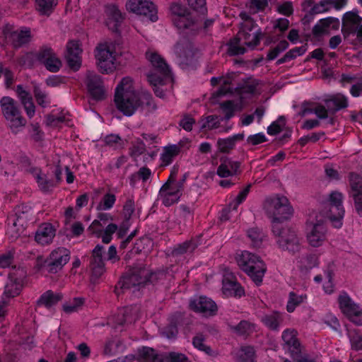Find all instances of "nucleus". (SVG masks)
<instances>
[{"instance_id": "obj_34", "label": "nucleus", "mask_w": 362, "mask_h": 362, "mask_svg": "<svg viewBox=\"0 0 362 362\" xmlns=\"http://www.w3.org/2000/svg\"><path fill=\"white\" fill-rule=\"evenodd\" d=\"M62 295L59 293H54L49 290L41 295L37 301V305H43L47 308H49L55 305L58 302L62 300Z\"/></svg>"}, {"instance_id": "obj_6", "label": "nucleus", "mask_w": 362, "mask_h": 362, "mask_svg": "<svg viewBox=\"0 0 362 362\" xmlns=\"http://www.w3.org/2000/svg\"><path fill=\"white\" fill-rule=\"evenodd\" d=\"M13 212L7 219V234L11 241L20 236L32 218L31 208L24 204L15 207Z\"/></svg>"}, {"instance_id": "obj_20", "label": "nucleus", "mask_w": 362, "mask_h": 362, "mask_svg": "<svg viewBox=\"0 0 362 362\" xmlns=\"http://www.w3.org/2000/svg\"><path fill=\"white\" fill-rule=\"evenodd\" d=\"M297 335V331L293 329H285L281 335L284 349L288 351L294 360L300 356L302 351V346Z\"/></svg>"}, {"instance_id": "obj_57", "label": "nucleus", "mask_w": 362, "mask_h": 362, "mask_svg": "<svg viewBox=\"0 0 362 362\" xmlns=\"http://www.w3.org/2000/svg\"><path fill=\"white\" fill-rule=\"evenodd\" d=\"M252 185L249 184L245 189L240 192L236 198L229 204L230 207H233V210H236L239 204H240L247 197Z\"/></svg>"}, {"instance_id": "obj_5", "label": "nucleus", "mask_w": 362, "mask_h": 362, "mask_svg": "<svg viewBox=\"0 0 362 362\" xmlns=\"http://www.w3.org/2000/svg\"><path fill=\"white\" fill-rule=\"evenodd\" d=\"M272 230L280 249L291 254H296L300 250V239L294 229L284 228L281 224L274 223L272 226Z\"/></svg>"}, {"instance_id": "obj_4", "label": "nucleus", "mask_w": 362, "mask_h": 362, "mask_svg": "<svg viewBox=\"0 0 362 362\" xmlns=\"http://www.w3.org/2000/svg\"><path fill=\"white\" fill-rule=\"evenodd\" d=\"M264 209L272 218V226L274 223L281 224V222L288 219L293 213L288 199L284 196L267 198L264 203Z\"/></svg>"}, {"instance_id": "obj_10", "label": "nucleus", "mask_w": 362, "mask_h": 362, "mask_svg": "<svg viewBox=\"0 0 362 362\" xmlns=\"http://www.w3.org/2000/svg\"><path fill=\"white\" fill-rule=\"evenodd\" d=\"M70 257L71 252L68 249L64 247H57L50 252L41 267L49 274H57L67 264Z\"/></svg>"}, {"instance_id": "obj_12", "label": "nucleus", "mask_w": 362, "mask_h": 362, "mask_svg": "<svg viewBox=\"0 0 362 362\" xmlns=\"http://www.w3.org/2000/svg\"><path fill=\"white\" fill-rule=\"evenodd\" d=\"M184 189L177 182L166 181L160 187L158 192V199L165 206H170L177 203Z\"/></svg>"}, {"instance_id": "obj_29", "label": "nucleus", "mask_w": 362, "mask_h": 362, "mask_svg": "<svg viewBox=\"0 0 362 362\" xmlns=\"http://www.w3.org/2000/svg\"><path fill=\"white\" fill-rule=\"evenodd\" d=\"M4 34L14 47H21L28 43L31 38L30 30L27 28L21 30L5 32Z\"/></svg>"}, {"instance_id": "obj_48", "label": "nucleus", "mask_w": 362, "mask_h": 362, "mask_svg": "<svg viewBox=\"0 0 362 362\" xmlns=\"http://www.w3.org/2000/svg\"><path fill=\"white\" fill-rule=\"evenodd\" d=\"M122 345L120 340H109L104 346L103 354L105 356H112L119 353V349Z\"/></svg>"}, {"instance_id": "obj_23", "label": "nucleus", "mask_w": 362, "mask_h": 362, "mask_svg": "<svg viewBox=\"0 0 362 362\" xmlns=\"http://www.w3.org/2000/svg\"><path fill=\"white\" fill-rule=\"evenodd\" d=\"M82 49L78 40H71L66 45L65 58L69 66L74 70H78L81 64V54Z\"/></svg>"}, {"instance_id": "obj_50", "label": "nucleus", "mask_w": 362, "mask_h": 362, "mask_svg": "<svg viewBox=\"0 0 362 362\" xmlns=\"http://www.w3.org/2000/svg\"><path fill=\"white\" fill-rule=\"evenodd\" d=\"M33 93L37 104L41 107H45L49 103L47 94L40 86H34Z\"/></svg>"}, {"instance_id": "obj_64", "label": "nucleus", "mask_w": 362, "mask_h": 362, "mask_svg": "<svg viewBox=\"0 0 362 362\" xmlns=\"http://www.w3.org/2000/svg\"><path fill=\"white\" fill-rule=\"evenodd\" d=\"M333 0H320L315 4L311 11L313 13H321L329 10V5H332Z\"/></svg>"}, {"instance_id": "obj_28", "label": "nucleus", "mask_w": 362, "mask_h": 362, "mask_svg": "<svg viewBox=\"0 0 362 362\" xmlns=\"http://www.w3.org/2000/svg\"><path fill=\"white\" fill-rule=\"evenodd\" d=\"M324 103L332 115L335 114L340 110L346 108L349 105L348 98L341 93L329 95L324 100Z\"/></svg>"}, {"instance_id": "obj_16", "label": "nucleus", "mask_w": 362, "mask_h": 362, "mask_svg": "<svg viewBox=\"0 0 362 362\" xmlns=\"http://www.w3.org/2000/svg\"><path fill=\"white\" fill-rule=\"evenodd\" d=\"M103 253L104 247L100 245H97L91 252L89 269L91 273L90 281L93 284H95L105 272Z\"/></svg>"}, {"instance_id": "obj_7", "label": "nucleus", "mask_w": 362, "mask_h": 362, "mask_svg": "<svg viewBox=\"0 0 362 362\" xmlns=\"http://www.w3.org/2000/svg\"><path fill=\"white\" fill-rule=\"evenodd\" d=\"M148 269L145 267H135L129 269L120 279L115 288V293L119 296L124 291L139 290L140 286L146 284Z\"/></svg>"}, {"instance_id": "obj_24", "label": "nucleus", "mask_w": 362, "mask_h": 362, "mask_svg": "<svg viewBox=\"0 0 362 362\" xmlns=\"http://www.w3.org/2000/svg\"><path fill=\"white\" fill-rule=\"evenodd\" d=\"M175 52L180 64L188 65L192 62L194 53L192 43L187 39L183 38L176 43Z\"/></svg>"}, {"instance_id": "obj_14", "label": "nucleus", "mask_w": 362, "mask_h": 362, "mask_svg": "<svg viewBox=\"0 0 362 362\" xmlns=\"http://www.w3.org/2000/svg\"><path fill=\"white\" fill-rule=\"evenodd\" d=\"M343 194L337 191L332 192L329 196V210L327 217L332 222L335 228H340L341 219L344 215L342 206Z\"/></svg>"}, {"instance_id": "obj_15", "label": "nucleus", "mask_w": 362, "mask_h": 362, "mask_svg": "<svg viewBox=\"0 0 362 362\" xmlns=\"http://www.w3.org/2000/svg\"><path fill=\"white\" fill-rule=\"evenodd\" d=\"M95 57L101 73L108 74L116 69L115 57L107 45L101 44L97 47Z\"/></svg>"}, {"instance_id": "obj_58", "label": "nucleus", "mask_w": 362, "mask_h": 362, "mask_svg": "<svg viewBox=\"0 0 362 362\" xmlns=\"http://www.w3.org/2000/svg\"><path fill=\"white\" fill-rule=\"evenodd\" d=\"M146 276V284L150 283V284H155L165 279L166 278V273L161 270H158V271L154 272H151L148 269V273Z\"/></svg>"}, {"instance_id": "obj_8", "label": "nucleus", "mask_w": 362, "mask_h": 362, "mask_svg": "<svg viewBox=\"0 0 362 362\" xmlns=\"http://www.w3.org/2000/svg\"><path fill=\"white\" fill-rule=\"evenodd\" d=\"M146 58L151 62L153 69L147 74V78L153 86L163 85L166 80L171 78V71L165 59L155 52H146Z\"/></svg>"}, {"instance_id": "obj_13", "label": "nucleus", "mask_w": 362, "mask_h": 362, "mask_svg": "<svg viewBox=\"0 0 362 362\" xmlns=\"http://www.w3.org/2000/svg\"><path fill=\"white\" fill-rule=\"evenodd\" d=\"M170 11L175 16L173 23L178 29L194 30L197 28L194 17L182 4H172Z\"/></svg>"}, {"instance_id": "obj_27", "label": "nucleus", "mask_w": 362, "mask_h": 362, "mask_svg": "<svg viewBox=\"0 0 362 362\" xmlns=\"http://www.w3.org/2000/svg\"><path fill=\"white\" fill-rule=\"evenodd\" d=\"M140 109L146 114L152 113L157 109L151 94L146 91L136 93V110Z\"/></svg>"}, {"instance_id": "obj_55", "label": "nucleus", "mask_w": 362, "mask_h": 362, "mask_svg": "<svg viewBox=\"0 0 362 362\" xmlns=\"http://www.w3.org/2000/svg\"><path fill=\"white\" fill-rule=\"evenodd\" d=\"M255 350L253 347L247 346L240 349L239 358L241 362H253Z\"/></svg>"}, {"instance_id": "obj_53", "label": "nucleus", "mask_w": 362, "mask_h": 362, "mask_svg": "<svg viewBox=\"0 0 362 362\" xmlns=\"http://www.w3.org/2000/svg\"><path fill=\"white\" fill-rule=\"evenodd\" d=\"M116 201V197L113 194L107 193L104 195L101 202L98 205V210H108L111 209Z\"/></svg>"}, {"instance_id": "obj_9", "label": "nucleus", "mask_w": 362, "mask_h": 362, "mask_svg": "<svg viewBox=\"0 0 362 362\" xmlns=\"http://www.w3.org/2000/svg\"><path fill=\"white\" fill-rule=\"evenodd\" d=\"M262 35L260 29L252 33L239 31L237 35L231 39L228 45L229 54L232 56L243 54L246 52V49L243 45H246L252 49L255 48L259 45Z\"/></svg>"}, {"instance_id": "obj_42", "label": "nucleus", "mask_w": 362, "mask_h": 362, "mask_svg": "<svg viewBox=\"0 0 362 362\" xmlns=\"http://www.w3.org/2000/svg\"><path fill=\"white\" fill-rule=\"evenodd\" d=\"M233 330L239 335L247 336L255 330V325L247 320L240 321L232 327Z\"/></svg>"}, {"instance_id": "obj_33", "label": "nucleus", "mask_w": 362, "mask_h": 362, "mask_svg": "<svg viewBox=\"0 0 362 362\" xmlns=\"http://www.w3.org/2000/svg\"><path fill=\"white\" fill-rule=\"evenodd\" d=\"M262 321L271 330L278 331L284 321V315L278 311H273L269 314L264 315Z\"/></svg>"}, {"instance_id": "obj_56", "label": "nucleus", "mask_w": 362, "mask_h": 362, "mask_svg": "<svg viewBox=\"0 0 362 362\" xmlns=\"http://www.w3.org/2000/svg\"><path fill=\"white\" fill-rule=\"evenodd\" d=\"M285 125V118L284 116H281L276 121L272 122V124L267 127V133L269 135H276L281 131Z\"/></svg>"}, {"instance_id": "obj_54", "label": "nucleus", "mask_w": 362, "mask_h": 362, "mask_svg": "<svg viewBox=\"0 0 362 362\" xmlns=\"http://www.w3.org/2000/svg\"><path fill=\"white\" fill-rule=\"evenodd\" d=\"M36 180L39 187L43 192H48L54 186L53 182L49 180L45 174H37Z\"/></svg>"}, {"instance_id": "obj_31", "label": "nucleus", "mask_w": 362, "mask_h": 362, "mask_svg": "<svg viewBox=\"0 0 362 362\" xmlns=\"http://www.w3.org/2000/svg\"><path fill=\"white\" fill-rule=\"evenodd\" d=\"M137 362H163V354H158L153 348L143 346L135 355Z\"/></svg>"}, {"instance_id": "obj_40", "label": "nucleus", "mask_w": 362, "mask_h": 362, "mask_svg": "<svg viewBox=\"0 0 362 362\" xmlns=\"http://www.w3.org/2000/svg\"><path fill=\"white\" fill-rule=\"evenodd\" d=\"M198 124L201 129H217L220 126V121L216 115H209L206 117L201 118Z\"/></svg>"}, {"instance_id": "obj_1", "label": "nucleus", "mask_w": 362, "mask_h": 362, "mask_svg": "<svg viewBox=\"0 0 362 362\" xmlns=\"http://www.w3.org/2000/svg\"><path fill=\"white\" fill-rule=\"evenodd\" d=\"M115 103L118 110L125 116H131L136 111V93L130 77L123 78L115 89Z\"/></svg>"}, {"instance_id": "obj_51", "label": "nucleus", "mask_w": 362, "mask_h": 362, "mask_svg": "<svg viewBox=\"0 0 362 362\" xmlns=\"http://www.w3.org/2000/svg\"><path fill=\"white\" fill-rule=\"evenodd\" d=\"M321 24L326 30L327 34H329L330 30H337L339 28L340 22L339 20L334 17H328L320 20Z\"/></svg>"}, {"instance_id": "obj_36", "label": "nucleus", "mask_w": 362, "mask_h": 362, "mask_svg": "<svg viewBox=\"0 0 362 362\" xmlns=\"http://www.w3.org/2000/svg\"><path fill=\"white\" fill-rule=\"evenodd\" d=\"M197 247V243L193 240H187L177 245L172 251V256L179 257L184 254L192 253Z\"/></svg>"}, {"instance_id": "obj_63", "label": "nucleus", "mask_w": 362, "mask_h": 362, "mask_svg": "<svg viewBox=\"0 0 362 362\" xmlns=\"http://www.w3.org/2000/svg\"><path fill=\"white\" fill-rule=\"evenodd\" d=\"M54 54L55 53L53 52L51 47L44 46L37 52V59L40 63L43 64Z\"/></svg>"}, {"instance_id": "obj_2", "label": "nucleus", "mask_w": 362, "mask_h": 362, "mask_svg": "<svg viewBox=\"0 0 362 362\" xmlns=\"http://www.w3.org/2000/svg\"><path fill=\"white\" fill-rule=\"evenodd\" d=\"M239 267L257 284L262 283L267 267L261 258L248 251H243L236 257Z\"/></svg>"}, {"instance_id": "obj_37", "label": "nucleus", "mask_w": 362, "mask_h": 362, "mask_svg": "<svg viewBox=\"0 0 362 362\" xmlns=\"http://www.w3.org/2000/svg\"><path fill=\"white\" fill-rule=\"evenodd\" d=\"M247 235L254 247H259L266 237L262 230L257 227L247 230Z\"/></svg>"}, {"instance_id": "obj_52", "label": "nucleus", "mask_w": 362, "mask_h": 362, "mask_svg": "<svg viewBox=\"0 0 362 362\" xmlns=\"http://www.w3.org/2000/svg\"><path fill=\"white\" fill-rule=\"evenodd\" d=\"M84 303L83 298H74L71 301L63 305V310L66 313L76 312Z\"/></svg>"}, {"instance_id": "obj_30", "label": "nucleus", "mask_w": 362, "mask_h": 362, "mask_svg": "<svg viewBox=\"0 0 362 362\" xmlns=\"http://www.w3.org/2000/svg\"><path fill=\"white\" fill-rule=\"evenodd\" d=\"M55 236V229L51 223H42L35 233V240L41 245H47L52 242Z\"/></svg>"}, {"instance_id": "obj_19", "label": "nucleus", "mask_w": 362, "mask_h": 362, "mask_svg": "<svg viewBox=\"0 0 362 362\" xmlns=\"http://www.w3.org/2000/svg\"><path fill=\"white\" fill-rule=\"evenodd\" d=\"M327 229L324 222L317 221L310 223L307 228V240L308 244L314 247H320L327 240Z\"/></svg>"}, {"instance_id": "obj_45", "label": "nucleus", "mask_w": 362, "mask_h": 362, "mask_svg": "<svg viewBox=\"0 0 362 362\" xmlns=\"http://www.w3.org/2000/svg\"><path fill=\"white\" fill-rule=\"evenodd\" d=\"M20 291L21 286L16 281H11L6 285L2 299L4 298L7 300V299L19 295Z\"/></svg>"}, {"instance_id": "obj_22", "label": "nucleus", "mask_w": 362, "mask_h": 362, "mask_svg": "<svg viewBox=\"0 0 362 362\" xmlns=\"http://www.w3.org/2000/svg\"><path fill=\"white\" fill-rule=\"evenodd\" d=\"M350 194L354 200L358 214L362 217V177L355 173L349 174Z\"/></svg>"}, {"instance_id": "obj_18", "label": "nucleus", "mask_w": 362, "mask_h": 362, "mask_svg": "<svg viewBox=\"0 0 362 362\" xmlns=\"http://www.w3.org/2000/svg\"><path fill=\"white\" fill-rule=\"evenodd\" d=\"M338 301L341 312L355 324L362 325V310L359 306L345 293L339 296Z\"/></svg>"}, {"instance_id": "obj_47", "label": "nucleus", "mask_w": 362, "mask_h": 362, "mask_svg": "<svg viewBox=\"0 0 362 362\" xmlns=\"http://www.w3.org/2000/svg\"><path fill=\"white\" fill-rule=\"evenodd\" d=\"M237 104L232 100H226L220 103V107L223 112L225 114L224 119L229 120L235 115V112L237 110Z\"/></svg>"}, {"instance_id": "obj_38", "label": "nucleus", "mask_w": 362, "mask_h": 362, "mask_svg": "<svg viewBox=\"0 0 362 362\" xmlns=\"http://www.w3.org/2000/svg\"><path fill=\"white\" fill-rule=\"evenodd\" d=\"M180 148L177 145H170L164 148L163 153L161 155V160L163 164L168 165L170 164L173 158L179 154Z\"/></svg>"}, {"instance_id": "obj_32", "label": "nucleus", "mask_w": 362, "mask_h": 362, "mask_svg": "<svg viewBox=\"0 0 362 362\" xmlns=\"http://www.w3.org/2000/svg\"><path fill=\"white\" fill-rule=\"evenodd\" d=\"M240 165V162L226 158L222 160L221 165L218 167L217 175L221 177H227L237 175Z\"/></svg>"}, {"instance_id": "obj_61", "label": "nucleus", "mask_w": 362, "mask_h": 362, "mask_svg": "<svg viewBox=\"0 0 362 362\" xmlns=\"http://www.w3.org/2000/svg\"><path fill=\"white\" fill-rule=\"evenodd\" d=\"M204 336L202 334H198L193 338L192 343H193V345L194 347L197 348L198 349H199L201 351H204L205 353H206L209 355H211V352H212L211 348L209 346L205 345L204 344Z\"/></svg>"}, {"instance_id": "obj_35", "label": "nucleus", "mask_w": 362, "mask_h": 362, "mask_svg": "<svg viewBox=\"0 0 362 362\" xmlns=\"http://www.w3.org/2000/svg\"><path fill=\"white\" fill-rule=\"evenodd\" d=\"M57 3L58 0H36V9L40 15L49 16Z\"/></svg>"}, {"instance_id": "obj_17", "label": "nucleus", "mask_w": 362, "mask_h": 362, "mask_svg": "<svg viewBox=\"0 0 362 362\" xmlns=\"http://www.w3.org/2000/svg\"><path fill=\"white\" fill-rule=\"evenodd\" d=\"M189 307L191 310L201 314L204 317H211L216 315L218 306L210 298L201 296L189 300Z\"/></svg>"}, {"instance_id": "obj_11", "label": "nucleus", "mask_w": 362, "mask_h": 362, "mask_svg": "<svg viewBox=\"0 0 362 362\" xmlns=\"http://www.w3.org/2000/svg\"><path fill=\"white\" fill-rule=\"evenodd\" d=\"M126 8L129 11L152 22H156L158 20L157 8L149 0H128L126 3Z\"/></svg>"}, {"instance_id": "obj_43", "label": "nucleus", "mask_w": 362, "mask_h": 362, "mask_svg": "<svg viewBox=\"0 0 362 362\" xmlns=\"http://www.w3.org/2000/svg\"><path fill=\"white\" fill-rule=\"evenodd\" d=\"M105 13L109 19L116 23V25L121 23L124 20L121 11L115 4L107 6L105 7Z\"/></svg>"}, {"instance_id": "obj_3", "label": "nucleus", "mask_w": 362, "mask_h": 362, "mask_svg": "<svg viewBox=\"0 0 362 362\" xmlns=\"http://www.w3.org/2000/svg\"><path fill=\"white\" fill-rule=\"evenodd\" d=\"M1 112L6 121L7 127L14 134L20 132L26 124L17 102L11 97L4 96L0 100Z\"/></svg>"}, {"instance_id": "obj_44", "label": "nucleus", "mask_w": 362, "mask_h": 362, "mask_svg": "<svg viewBox=\"0 0 362 362\" xmlns=\"http://www.w3.org/2000/svg\"><path fill=\"white\" fill-rule=\"evenodd\" d=\"M306 51L304 46L295 47L287 52L283 57L279 59L276 64L279 65L295 59L297 56L303 55Z\"/></svg>"}, {"instance_id": "obj_49", "label": "nucleus", "mask_w": 362, "mask_h": 362, "mask_svg": "<svg viewBox=\"0 0 362 362\" xmlns=\"http://www.w3.org/2000/svg\"><path fill=\"white\" fill-rule=\"evenodd\" d=\"M349 337L353 349L356 351L362 350V334L358 330H350Z\"/></svg>"}, {"instance_id": "obj_25", "label": "nucleus", "mask_w": 362, "mask_h": 362, "mask_svg": "<svg viewBox=\"0 0 362 362\" xmlns=\"http://www.w3.org/2000/svg\"><path fill=\"white\" fill-rule=\"evenodd\" d=\"M222 291L228 297H241L245 295L244 288L233 275L225 276L223 279Z\"/></svg>"}, {"instance_id": "obj_41", "label": "nucleus", "mask_w": 362, "mask_h": 362, "mask_svg": "<svg viewBox=\"0 0 362 362\" xmlns=\"http://www.w3.org/2000/svg\"><path fill=\"white\" fill-rule=\"evenodd\" d=\"M306 295H298L293 291L289 293L286 310L288 313H293L296 308L306 299Z\"/></svg>"}, {"instance_id": "obj_39", "label": "nucleus", "mask_w": 362, "mask_h": 362, "mask_svg": "<svg viewBox=\"0 0 362 362\" xmlns=\"http://www.w3.org/2000/svg\"><path fill=\"white\" fill-rule=\"evenodd\" d=\"M233 74L228 75L225 77L223 82L221 83V87L214 93L216 97H221L228 93H232L235 88L231 86L232 81L233 79Z\"/></svg>"}, {"instance_id": "obj_62", "label": "nucleus", "mask_w": 362, "mask_h": 362, "mask_svg": "<svg viewBox=\"0 0 362 362\" xmlns=\"http://www.w3.org/2000/svg\"><path fill=\"white\" fill-rule=\"evenodd\" d=\"M146 151V145L140 139H136L130 149V156L137 157Z\"/></svg>"}, {"instance_id": "obj_21", "label": "nucleus", "mask_w": 362, "mask_h": 362, "mask_svg": "<svg viewBox=\"0 0 362 362\" xmlns=\"http://www.w3.org/2000/svg\"><path fill=\"white\" fill-rule=\"evenodd\" d=\"M86 84L93 98L99 100L105 95L103 81L100 76L94 71H88L86 73Z\"/></svg>"}, {"instance_id": "obj_60", "label": "nucleus", "mask_w": 362, "mask_h": 362, "mask_svg": "<svg viewBox=\"0 0 362 362\" xmlns=\"http://www.w3.org/2000/svg\"><path fill=\"white\" fill-rule=\"evenodd\" d=\"M217 146L221 153H229L234 148L235 143L230 137L219 139L217 141Z\"/></svg>"}, {"instance_id": "obj_46", "label": "nucleus", "mask_w": 362, "mask_h": 362, "mask_svg": "<svg viewBox=\"0 0 362 362\" xmlns=\"http://www.w3.org/2000/svg\"><path fill=\"white\" fill-rule=\"evenodd\" d=\"M191 362L188 357L182 353L171 351L163 353V362Z\"/></svg>"}, {"instance_id": "obj_26", "label": "nucleus", "mask_w": 362, "mask_h": 362, "mask_svg": "<svg viewBox=\"0 0 362 362\" xmlns=\"http://www.w3.org/2000/svg\"><path fill=\"white\" fill-rule=\"evenodd\" d=\"M361 22L362 18L358 16L357 10L345 13L342 18V33L346 35L354 33Z\"/></svg>"}, {"instance_id": "obj_59", "label": "nucleus", "mask_w": 362, "mask_h": 362, "mask_svg": "<svg viewBox=\"0 0 362 362\" xmlns=\"http://www.w3.org/2000/svg\"><path fill=\"white\" fill-rule=\"evenodd\" d=\"M43 65L48 71L51 72H57L62 66V62L54 54L47 62H45Z\"/></svg>"}]
</instances>
